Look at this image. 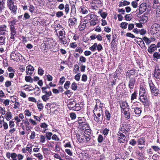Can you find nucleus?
Returning a JSON list of instances; mask_svg holds the SVG:
<instances>
[{
  "label": "nucleus",
  "instance_id": "f257e3e1",
  "mask_svg": "<svg viewBox=\"0 0 160 160\" xmlns=\"http://www.w3.org/2000/svg\"><path fill=\"white\" fill-rule=\"evenodd\" d=\"M78 124L79 128L82 130H85L84 133L77 134V137L80 142H88L91 139V130L89 128L88 123L81 119L77 121Z\"/></svg>",
  "mask_w": 160,
  "mask_h": 160
},
{
  "label": "nucleus",
  "instance_id": "f03ea898",
  "mask_svg": "<svg viewBox=\"0 0 160 160\" xmlns=\"http://www.w3.org/2000/svg\"><path fill=\"white\" fill-rule=\"evenodd\" d=\"M7 7L11 11L12 14L15 15L17 12L18 9L16 4L14 3V2L12 0H8L7 2Z\"/></svg>",
  "mask_w": 160,
  "mask_h": 160
},
{
  "label": "nucleus",
  "instance_id": "7ed1b4c3",
  "mask_svg": "<svg viewBox=\"0 0 160 160\" xmlns=\"http://www.w3.org/2000/svg\"><path fill=\"white\" fill-rule=\"evenodd\" d=\"M103 113L102 110L101 108L99 110L96 115H95L94 117V120L97 122L98 123H101L103 120Z\"/></svg>",
  "mask_w": 160,
  "mask_h": 160
},
{
  "label": "nucleus",
  "instance_id": "20e7f679",
  "mask_svg": "<svg viewBox=\"0 0 160 160\" xmlns=\"http://www.w3.org/2000/svg\"><path fill=\"white\" fill-rule=\"evenodd\" d=\"M149 84L152 94L155 96H157L159 93V90L154 85L152 81H149Z\"/></svg>",
  "mask_w": 160,
  "mask_h": 160
},
{
  "label": "nucleus",
  "instance_id": "39448f33",
  "mask_svg": "<svg viewBox=\"0 0 160 160\" xmlns=\"http://www.w3.org/2000/svg\"><path fill=\"white\" fill-rule=\"evenodd\" d=\"M131 128L130 124H128L126 122L123 123L122 126L120 129L119 132L126 134V132H128Z\"/></svg>",
  "mask_w": 160,
  "mask_h": 160
},
{
  "label": "nucleus",
  "instance_id": "423d86ee",
  "mask_svg": "<svg viewBox=\"0 0 160 160\" xmlns=\"http://www.w3.org/2000/svg\"><path fill=\"white\" fill-rule=\"evenodd\" d=\"M20 57H22L21 55L18 52H12L10 55L12 59L18 62L20 61Z\"/></svg>",
  "mask_w": 160,
  "mask_h": 160
},
{
  "label": "nucleus",
  "instance_id": "0eeeda50",
  "mask_svg": "<svg viewBox=\"0 0 160 160\" xmlns=\"http://www.w3.org/2000/svg\"><path fill=\"white\" fill-rule=\"evenodd\" d=\"M52 42V47H51V51L55 52L58 51V48L56 42L53 40V39L51 38V42Z\"/></svg>",
  "mask_w": 160,
  "mask_h": 160
},
{
  "label": "nucleus",
  "instance_id": "6e6552de",
  "mask_svg": "<svg viewBox=\"0 0 160 160\" xmlns=\"http://www.w3.org/2000/svg\"><path fill=\"white\" fill-rule=\"evenodd\" d=\"M139 99L145 107H148L149 106V102L148 100L147 96H145L140 97Z\"/></svg>",
  "mask_w": 160,
  "mask_h": 160
},
{
  "label": "nucleus",
  "instance_id": "1a4fd4ad",
  "mask_svg": "<svg viewBox=\"0 0 160 160\" xmlns=\"http://www.w3.org/2000/svg\"><path fill=\"white\" fill-rule=\"evenodd\" d=\"M119 134V135H118V142L120 143H123L125 142L126 141V137H125V135L126 134L123 133L121 132H118Z\"/></svg>",
  "mask_w": 160,
  "mask_h": 160
},
{
  "label": "nucleus",
  "instance_id": "9d476101",
  "mask_svg": "<svg viewBox=\"0 0 160 160\" xmlns=\"http://www.w3.org/2000/svg\"><path fill=\"white\" fill-rule=\"evenodd\" d=\"M147 9V5L145 3H142L139 6V14L140 15L145 12Z\"/></svg>",
  "mask_w": 160,
  "mask_h": 160
},
{
  "label": "nucleus",
  "instance_id": "9b49d317",
  "mask_svg": "<svg viewBox=\"0 0 160 160\" xmlns=\"http://www.w3.org/2000/svg\"><path fill=\"white\" fill-rule=\"evenodd\" d=\"M142 112V111L140 108H138L137 107H134L132 106V113L134 114V112L136 115L140 114Z\"/></svg>",
  "mask_w": 160,
  "mask_h": 160
},
{
  "label": "nucleus",
  "instance_id": "f8f14e48",
  "mask_svg": "<svg viewBox=\"0 0 160 160\" xmlns=\"http://www.w3.org/2000/svg\"><path fill=\"white\" fill-rule=\"evenodd\" d=\"M6 0H0V14L2 13L5 8Z\"/></svg>",
  "mask_w": 160,
  "mask_h": 160
},
{
  "label": "nucleus",
  "instance_id": "ddd939ff",
  "mask_svg": "<svg viewBox=\"0 0 160 160\" xmlns=\"http://www.w3.org/2000/svg\"><path fill=\"white\" fill-rule=\"evenodd\" d=\"M132 112V109L128 108L124 111V114L125 118L128 119L130 118L131 112Z\"/></svg>",
  "mask_w": 160,
  "mask_h": 160
},
{
  "label": "nucleus",
  "instance_id": "4468645a",
  "mask_svg": "<svg viewBox=\"0 0 160 160\" xmlns=\"http://www.w3.org/2000/svg\"><path fill=\"white\" fill-rule=\"evenodd\" d=\"M7 26L5 25H0V36L5 34V32L7 31Z\"/></svg>",
  "mask_w": 160,
  "mask_h": 160
},
{
  "label": "nucleus",
  "instance_id": "2eb2a0df",
  "mask_svg": "<svg viewBox=\"0 0 160 160\" xmlns=\"http://www.w3.org/2000/svg\"><path fill=\"white\" fill-rule=\"evenodd\" d=\"M26 68V70H34V68L30 65H29L26 67L25 65H22L20 66L19 67L20 70H25Z\"/></svg>",
  "mask_w": 160,
  "mask_h": 160
},
{
  "label": "nucleus",
  "instance_id": "dca6fc26",
  "mask_svg": "<svg viewBox=\"0 0 160 160\" xmlns=\"http://www.w3.org/2000/svg\"><path fill=\"white\" fill-rule=\"evenodd\" d=\"M151 28L152 31L156 33L160 29L159 25L156 23L153 24L151 26Z\"/></svg>",
  "mask_w": 160,
  "mask_h": 160
},
{
  "label": "nucleus",
  "instance_id": "f3484780",
  "mask_svg": "<svg viewBox=\"0 0 160 160\" xmlns=\"http://www.w3.org/2000/svg\"><path fill=\"white\" fill-rule=\"evenodd\" d=\"M135 81V80L134 78L132 77L130 78L128 82V86L131 89L133 88Z\"/></svg>",
  "mask_w": 160,
  "mask_h": 160
},
{
  "label": "nucleus",
  "instance_id": "a211bd4d",
  "mask_svg": "<svg viewBox=\"0 0 160 160\" xmlns=\"http://www.w3.org/2000/svg\"><path fill=\"white\" fill-rule=\"evenodd\" d=\"M18 21L16 19L13 18L12 21L8 22L9 28H15V25H16V23Z\"/></svg>",
  "mask_w": 160,
  "mask_h": 160
},
{
  "label": "nucleus",
  "instance_id": "6ab92c4d",
  "mask_svg": "<svg viewBox=\"0 0 160 160\" xmlns=\"http://www.w3.org/2000/svg\"><path fill=\"white\" fill-rule=\"evenodd\" d=\"M24 121V123L26 125V128L27 130H29L31 128L30 126L29 122L28 121V119L25 117V119L23 120Z\"/></svg>",
  "mask_w": 160,
  "mask_h": 160
},
{
  "label": "nucleus",
  "instance_id": "aec40b11",
  "mask_svg": "<svg viewBox=\"0 0 160 160\" xmlns=\"http://www.w3.org/2000/svg\"><path fill=\"white\" fill-rule=\"evenodd\" d=\"M77 22V19L74 18H69L68 20L69 25V26L74 25Z\"/></svg>",
  "mask_w": 160,
  "mask_h": 160
},
{
  "label": "nucleus",
  "instance_id": "412c9836",
  "mask_svg": "<svg viewBox=\"0 0 160 160\" xmlns=\"http://www.w3.org/2000/svg\"><path fill=\"white\" fill-rule=\"evenodd\" d=\"M76 103V102L74 101L69 102L68 105L69 109L72 110V109L74 108Z\"/></svg>",
  "mask_w": 160,
  "mask_h": 160
},
{
  "label": "nucleus",
  "instance_id": "4be33fe9",
  "mask_svg": "<svg viewBox=\"0 0 160 160\" xmlns=\"http://www.w3.org/2000/svg\"><path fill=\"white\" fill-rule=\"evenodd\" d=\"M155 48L156 49L155 45V44H152L150 46L148 50L150 53H152L155 51Z\"/></svg>",
  "mask_w": 160,
  "mask_h": 160
},
{
  "label": "nucleus",
  "instance_id": "5701e85b",
  "mask_svg": "<svg viewBox=\"0 0 160 160\" xmlns=\"http://www.w3.org/2000/svg\"><path fill=\"white\" fill-rule=\"evenodd\" d=\"M4 117L7 120H9L12 118V114L11 112L8 111L4 116Z\"/></svg>",
  "mask_w": 160,
  "mask_h": 160
},
{
  "label": "nucleus",
  "instance_id": "b1692460",
  "mask_svg": "<svg viewBox=\"0 0 160 160\" xmlns=\"http://www.w3.org/2000/svg\"><path fill=\"white\" fill-rule=\"evenodd\" d=\"M138 143L139 145H144L145 144L144 138H139L138 141Z\"/></svg>",
  "mask_w": 160,
  "mask_h": 160
},
{
  "label": "nucleus",
  "instance_id": "393cba45",
  "mask_svg": "<svg viewBox=\"0 0 160 160\" xmlns=\"http://www.w3.org/2000/svg\"><path fill=\"white\" fill-rule=\"evenodd\" d=\"M6 37L4 36H0V45H2L5 43Z\"/></svg>",
  "mask_w": 160,
  "mask_h": 160
},
{
  "label": "nucleus",
  "instance_id": "a878e982",
  "mask_svg": "<svg viewBox=\"0 0 160 160\" xmlns=\"http://www.w3.org/2000/svg\"><path fill=\"white\" fill-rule=\"evenodd\" d=\"M90 20L98 22V19L97 15L94 14H91L90 15Z\"/></svg>",
  "mask_w": 160,
  "mask_h": 160
},
{
  "label": "nucleus",
  "instance_id": "bb28decb",
  "mask_svg": "<svg viewBox=\"0 0 160 160\" xmlns=\"http://www.w3.org/2000/svg\"><path fill=\"white\" fill-rule=\"evenodd\" d=\"M48 130V129H43L42 131V132L46 133V137L47 138L48 140H50V132H48L47 131Z\"/></svg>",
  "mask_w": 160,
  "mask_h": 160
},
{
  "label": "nucleus",
  "instance_id": "cd10ccee",
  "mask_svg": "<svg viewBox=\"0 0 160 160\" xmlns=\"http://www.w3.org/2000/svg\"><path fill=\"white\" fill-rule=\"evenodd\" d=\"M64 30L63 29L59 31V39H61L62 38L65 37V34L64 33Z\"/></svg>",
  "mask_w": 160,
  "mask_h": 160
},
{
  "label": "nucleus",
  "instance_id": "c85d7f7f",
  "mask_svg": "<svg viewBox=\"0 0 160 160\" xmlns=\"http://www.w3.org/2000/svg\"><path fill=\"white\" fill-rule=\"evenodd\" d=\"M148 19V16H142L140 21V22L143 23H145Z\"/></svg>",
  "mask_w": 160,
  "mask_h": 160
},
{
  "label": "nucleus",
  "instance_id": "c756f323",
  "mask_svg": "<svg viewBox=\"0 0 160 160\" xmlns=\"http://www.w3.org/2000/svg\"><path fill=\"white\" fill-rule=\"evenodd\" d=\"M50 96V93L45 94L42 96V98L45 101H46L49 98Z\"/></svg>",
  "mask_w": 160,
  "mask_h": 160
},
{
  "label": "nucleus",
  "instance_id": "7c9ffc66",
  "mask_svg": "<svg viewBox=\"0 0 160 160\" xmlns=\"http://www.w3.org/2000/svg\"><path fill=\"white\" fill-rule=\"evenodd\" d=\"M153 57L155 58V61H157V60L160 58V54L157 52H154L153 54Z\"/></svg>",
  "mask_w": 160,
  "mask_h": 160
},
{
  "label": "nucleus",
  "instance_id": "2f4dec72",
  "mask_svg": "<svg viewBox=\"0 0 160 160\" xmlns=\"http://www.w3.org/2000/svg\"><path fill=\"white\" fill-rule=\"evenodd\" d=\"M160 75V71H154V76L157 79L159 78V76Z\"/></svg>",
  "mask_w": 160,
  "mask_h": 160
},
{
  "label": "nucleus",
  "instance_id": "473e14b6",
  "mask_svg": "<svg viewBox=\"0 0 160 160\" xmlns=\"http://www.w3.org/2000/svg\"><path fill=\"white\" fill-rule=\"evenodd\" d=\"M120 106L121 108L124 111L126 109H125V108L128 107V103L124 102L122 103V105H120Z\"/></svg>",
  "mask_w": 160,
  "mask_h": 160
},
{
  "label": "nucleus",
  "instance_id": "72a5a7b5",
  "mask_svg": "<svg viewBox=\"0 0 160 160\" xmlns=\"http://www.w3.org/2000/svg\"><path fill=\"white\" fill-rule=\"evenodd\" d=\"M25 81L28 82H32L33 81V78H32L30 76H26L25 77Z\"/></svg>",
  "mask_w": 160,
  "mask_h": 160
},
{
  "label": "nucleus",
  "instance_id": "f704fd0d",
  "mask_svg": "<svg viewBox=\"0 0 160 160\" xmlns=\"http://www.w3.org/2000/svg\"><path fill=\"white\" fill-rule=\"evenodd\" d=\"M143 40L145 42L147 45H149L151 42V41L150 40L149 38L146 37H143Z\"/></svg>",
  "mask_w": 160,
  "mask_h": 160
},
{
  "label": "nucleus",
  "instance_id": "c9c22d12",
  "mask_svg": "<svg viewBox=\"0 0 160 160\" xmlns=\"http://www.w3.org/2000/svg\"><path fill=\"white\" fill-rule=\"evenodd\" d=\"M97 46V43H94L93 45L90 47L89 48V49L90 50H91L93 52H94L96 49V47Z\"/></svg>",
  "mask_w": 160,
  "mask_h": 160
},
{
  "label": "nucleus",
  "instance_id": "e433bc0d",
  "mask_svg": "<svg viewBox=\"0 0 160 160\" xmlns=\"http://www.w3.org/2000/svg\"><path fill=\"white\" fill-rule=\"evenodd\" d=\"M81 108L79 106V104H76V103L74 108L72 109V110L76 111H79L81 109Z\"/></svg>",
  "mask_w": 160,
  "mask_h": 160
},
{
  "label": "nucleus",
  "instance_id": "4c0bfd02",
  "mask_svg": "<svg viewBox=\"0 0 160 160\" xmlns=\"http://www.w3.org/2000/svg\"><path fill=\"white\" fill-rule=\"evenodd\" d=\"M28 8H29V11L31 13H35L36 12L35 11V8L34 7L31 5L29 6Z\"/></svg>",
  "mask_w": 160,
  "mask_h": 160
},
{
  "label": "nucleus",
  "instance_id": "58836bf2",
  "mask_svg": "<svg viewBox=\"0 0 160 160\" xmlns=\"http://www.w3.org/2000/svg\"><path fill=\"white\" fill-rule=\"evenodd\" d=\"M49 88V87L48 86H47L46 87H43L42 88V92L45 93V94L50 93V91H47V89Z\"/></svg>",
  "mask_w": 160,
  "mask_h": 160
},
{
  "label": "nucleus",
  "instance_id": "ea45409f",
  "mask_svg": "<svg viewBox=\"0 0 160 160\" xmlns=\"http://www.w3.org/2000/svg\"><path fill=\"white\" fill-rule=\"evenodd\" d=\"M128 23L126 22H122L120 24V27L123 29H126L127 27Z\"/></svg>",
  "mask_w": 160,
  "mask_h": 160
},
{
  "label": "nucleus",
  "instance_id": "a19ab883",
  "mask_svg": "<svg viewBox=\"0 0 160 160\" xmlns=\"http://www.w3.org/2000/svg\"><path fill=\"white\" fill-rule=\"evenodd\" d=\"M105 116L107 120H109L111 115L110 112L106 110L105 112Z\"/></svg>",
  "mask_w": 160,
  "mask_h": 160
},
{
  "label": "nucleus",
  "instance_id": "79ce46f5",
  "mask_svg": "<svg viewBox=\"0 0 160 160\" xmlns=\"http://www.w3.org/2000/svg\"><path fill=\"white\" fill-rule=\"evenodd\" d=\"M60 42L63 44H67V41L66 39L65 38H62L61 39H59Z\"/></svg>",
  "mask_w": 160,
  "mask_h": 160
},
{
  "label": "nucleus",
  "instance_id": "37998d69",
  "mask_svg": "<svg viewBox=\"0 0 160 160\" xmlns=\"http://www.w3.org/2000/svg\"><path fill=\"white\" fill-rule=\"evenodd\" d=\"M30 17V16L29 14L27 12H25L24 14L23 17L22 19L24 20L28 19Z\"/></svg>",
  "mask_w": 160,
  "mask_h": 160
},
{
  "label": "nucleus",
  "instance_id": "c03bdc74",
  "mask_svg": "<svg viewBox=\"0 0 160 160\" xmlns=\"http://www.w3.org/2000/svg\"><path fill=\"white\" fill-rule=\"evenodd\" d=\"M76 13V9L75 8H71V12L70 15L71 16L73 17L75 15Z\"/></svg>",
  "mask_w": 160,
  "mask_h": 160
},
{
  "label": "nucleus",
  "instance_id": "a18cd8bd",
  "mask_svg": "<svg viewBox=\"0 0 160 160\" xmlns=\"http://www.w3.org/2000/svg\"><path fill=\"white\" fill-rule=\"evenodd\" d=\"M10 34H16L17 32L15 28H10Z\"/></svg>",
  "mask_w": 160,
  "mask_h": 160
},
{
  "label": "nucleus",
  "instance_id": "49530a36",
  "mask_svg": "<svg viewBox=\"0 0 160 160\" xmlns=\"http://www.w3.org/2000/svg\"><path fill=\"white\" fill-rule=\"evenodd\" d=\"M70 84V81H66L64 85V88L66 89H68L69 87Z\"/></svg>",
  "mask_w": 160,
  "mask_h": 160
},
{
  "label": "nucleus",
  "instance_id": "de8ad7c7",
  "mask_svg": "<svg viewBox=\"0 0 160 160\" xmlns=\"http://www.w3.org/2000/svg\"><path fill=\"white\" fill-rule=\"evenodd\" d=\"M19 107H20L19 102H15L13 108L14 109H16L17 108H19Z\"/></svg>",
  "mask_w": 160,
  "mask_h": 160
},
{
  "label": "nucleus",
  "instance_id": "09e8293b",
  "mask_svg": "<svg viewBox=\"0 0 160 160\" xmlns=\"http://www.w3.org/2000/svg\"><path fill=\"white\" fill-rule=\"evenodd\" d=\"M81 12L83 14H87L88 12V10L85 8H81Z\"/></svg>",
  "mask_w": 160,
  "mask_h": 160
},
{
  "label": "nucleus",
  "instance_id": "8fccbe9b",
  "mask_svg": "<svg viewBox=\"0 0 160 160\" xmlns=\"http://www.w3.org/2000/svg\"><path fill=\"white\" fill-rule=\"evenodd\" d=\"M17 157V155L15 153H11V158H12V160H17L16 159Z\"/></svg>",
  "mask_w": 160,
  "mask_h": 160
},
{
  "label": "nucleus",
  "instance_id": "3c124183",
  "mask_svg": "<svg viewBox=\"0 0 160 160\" xmlns=\"http://www.w3.org/2000/svg\"><path fill=\"white\" fill-rule=\"evenodd\" d=\"M36 90L38 92H35V93H39L40 92V90L39 88L38 87H36L35 88H33L32 89H30L29 91H32L33 90Z\"/></svg>",
  "mask_w": 160,
  "mask_h": 160
},
{
  "label": "nucleus",
  "instance_id": "603ef678",
  "mask_svg": "<svg viewBox=\"0 0 160 160\" xmlns=\"http://www.w3.org/2000/svg\"><path fill=\"white\" fill-rule=\"evenodd\" d=\"M24 113L25 115L29 117L31 115V112L28 109H26L25 110Z\"/></svg>",
  "mask_w": 160,
  "mask_h": 160
},
{
  "label": "nucleus",
  "instance_id": "864d4df0",
  "mask_svg": "<svg viewBox=\"0 0 160 160\" xmlns=\"http://www.w3.org/2000/svg\"><path fill=\"white\" fill-rule=\"evenodd\" d=\"M77 86L76 83L73 82L72 84L71 88L72 90H76L77 89Z\"/></svg>",
  "mask_w": 160,
  "mask_h": 160
},
{
  "label": "nucleus",
  "instance_id": "5fc2aeb1",
  "mask_svg": "<svg viewBox=\"0 0 160 160\" xmlns=\"http://www.w3.org/2000/svg\"><path fill=\"white\" fill-rule=\"evenodd\" d=\"M69 10V5L68 4H66L65 7V11L66 14H67Z\"/></svg>",
  "mask_w": 160,
  "mask_h": 160
},
{
  "label": "nucleus",
  "instance_id": "6e6d98bb",
  "mask_svg": "<svg viewBox=\"0 0 160 160\" xmlns=\"http://www.w3.org/2000/svg\"><path fill=\"white\" fill-rule=\"evenodd\" d=\"M63 15V13L62 11H58L56 13V16L58 18H60Z\"/></svg>",
  "mask_w": 160,
  "mask_h": 160
},
{
  "label": "nucleus",
  "instance_id": "4d7b16f0",
  "mask_svg": "<svg viewBox=\"0 0 160 160\" xmlns=\"http://www.w3.org/2000/svg\"><path fill=\"white\" fill-rule=\"evenodd\" d=\"M131 4H132V6L134 8H136L137 7L138 5V3L136 1H132V2Z\"/></svg>",
  "mask_w": 160,
  "mask_h": 160
},
{
  "label": "nucleus",
  "instance_id": "13d9d810",
  "mask_svg": "<svg viewBox=\"0 0 160 160\" xmlns=\"http://www.w3.org/2000/svg\"><path fill=\"white\" fill-rule=\"evenodd\" d=\"M79 61L82 62H86V58L83 56H81L79 58Z\"/></svg>",
  "mask_w": 160,
  "mask_h": 160
},
{
  "label": "nucleus",
  "instance_id": "bf43d9fd",
  "mask_svg": "<svg viewBox=\"0 0 160 160\" xmlns=\"http://www.w3.org/2000/svg\"><path fill=\"white\" fill-rule=\"evenodd\" d=\"M70 116L72 119H74L76 118V115L75 113L72 112L70 113Z\"/></svg>",
  "mask_w": 160,
  "mask_h": 160
},
{
  "label": "nucleus",
  "instance_id": "052dcab7",
  "mask_svg": "<svg viewBox=\"0 0 160 160\" xmlns=\"http://www.w3.org/2000/svg\"><path fill=\"white\" fill-rule=\"evenodd\" d=\"M98 141L99 142H101L103 140V137L102 135H99L98 138Z\"/></svg>",
  "mask_w": 160,
  "mask_h": 160
},
{
  "label": "nucleus",
  "instance_id": "680f3d73",
  "mask_svg": "<svg viewBox=\"0 0 160 160\" xmlns=\"http://www.w3.org/2000/svg\"><path fill=\"white\" fill-rule=\"evenodd\" d=\"M126 36L127 37H129L133 38H136V37L134 36V35L133 34H132L130 32H128L126 34Z\"/></svg>",
  "mask_w": 160,
  "mask_h": 160
},
{
  "label": "nucleus",
  "instance_id": "e2e57ef3",
  "mask_svg": "<svg viewBox=\"0 0 160 160\" xmlns=\"http://www.w3.org/2000/svg\"><path fill=\"white\" fill-rule=\"evenodd\" d=\"M34 155L36 157H38L40 160L42 159L43 156L40 153L34 154Z\"/></svg>",
  "mask_w": 160,
  "mask_h": 160
},
{
  "label": "nucleus",
  "instance_id": "0e129e2a",
  "mask_svg": "<svg viewBox=\"0 0 160 160\" xmlns=\"http://www.w3.org/2000/svg\"><path fill=\"white\" fill-rule=\"evenodd\" d=\"M137 92L135 91L133 93L132 95V96L131 98V100H133L134 99L136 98L137 96Z\"/></svg>",
  "mask_w": 160,
  "mask_h": 160
},
{
  "label": "nucleus",
  "instance_id": "69168bd1",
  "mask_svg": "<svg viewBox=\"0 0 160 160\" xmlns=\"http://www.w3.org/2000/svg\"><path fill=\"white\" fill-rule=\"evenodd\" d=\"M28 100L29 101L32 102H36L37 101L36 99L34 97H30L28 98Z\"/></svg>",
  "mask_w": 160,
  "mask_h": 160
},
{
  "label": "nucleus",
  "instance_id": "338daca9",
  "mask_svg": "<svg viewBox=\"0 0 160 160\" xmlns=\"http://www.w3.org/2000/svg\"><path fill=\"white\" fill-rule=\"evenodd\" d=\"M75 51L76 52H78L80 53H82V52L83 50L81 48L78 47L75 49Z\"/></svg>",
  "mask_w": 160,
  "mask_h": 160
},
{
  "label": "nucleus",
  "instance_id": "774afa93",
  "mask_svg": "<svg viewBox=\"0 0 160 160\" xmlns=\"http://www.w3.org/2000/svg\"><path fill=\"white\" fill-rule=\"evenodd\" d=\"M65 78L64 77H62L60 78V80L59 81V83L60 84L62 85L63 82H65Z\"/></svg>",
  "mask_w": 160,
  "mask_h": 160
}]
</instances>
